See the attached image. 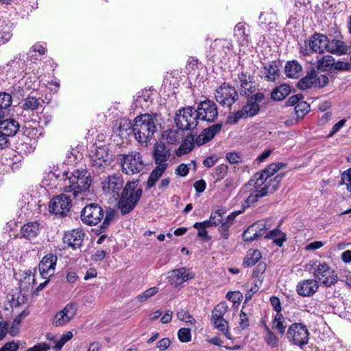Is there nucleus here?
Segmentation results:
<instances>
[{
	"mask_svg": "<svg viewBox=\"0 0 351 351\" xmlns=\"http://www.w3.org/2000/svg\"><path fill=\"white\" fill-rule=\"evenodd\" d=\"M90 173L86 169H77L64 180V191L71 193L77 199L84 200L90 195Z\"/></svg>",
	"mask_w": 351,
	"mask_h": 351,
	"instance_id": "nucleus-1",
	"label": "nucleus"
},
{
	"mask_svg": "<svg viewBox=\"0 0 351 351\" xmlns=\"http://www.w3.org/2000/svg\"><path fill=\"white\" fill-rule=\"evenodd\" d=\"M156 117L149 114L136 117L132 124L135 139L140 143L147 144L156 131Z\"/></svg>",
	"mask_w": 351,
	"mask_h": 351,
	"instance_id": "nucleus-2",
	"label": "nucleus"
},
{
	"mask_svg": "<svg viewBox=\"0 0 351 351\" xmlns=\"http://www.w3.org/2000/svg\"><path fill=\"white\" fill-rule=\"evenodd\" d=\"M143 191L138 187L136 181L128 182L118 202V208L122 215L130 213L137 205Z\"/></svg>",
	"mask_w": 351,
	"mask_h": 351,
	"instance_id": "nucleus-3",
	"label": "nucleus"
},
{
	"mask_svg": "<svg viewBox=\"0 0 351 351\" xmlns=\"http://www.w3.org/2000/svg\"><path fill=\"white\" fill-rule=\"evenodd\" d=\"M264 99L263 93H258L247 99V101L241 110L230 114L227 119L230 124L237 123L240 119L254 117L258 114L260 110L259 104Z\"/></svg>",
	"mask_w": 351,
	"mask_h": 351,
	"instance_id": "nucleus-4",
	"label": "nucleus"
},
{
	"mask_svg": "<svg viewBox=\"0 0 351 351\" xmlns=\"http://www.w3.org/2000/svg\"><path fill=\"white\" fill-rule=\"evenodd\" d=\"M121 164L122 171L128 175L139 173L145 168V163L141 154L136 151L122 155Z\"/></svg>",
	"mask_w": 351,
	"mask_h": 351,
	"instance_id": "nucleus-5",
	"label": "nucleus"
},
{
	"mask_svg": "<svg viewBox=\"0 0 351 351\" xmlns=\"http://www.w3.org/2000/svg\"><path fill=\"white\" fill-rule=\"evenodd\" d=\"M309 335L306 325L293 323L287 330V337L291 343L302 348L308 343Z\"/></svg>",
	"mask_w": 351,
	"mask_h": 351,
	"instance_id": "nucleus-6",
	"label": "nucleus"
},
{
	"mask_svg": "<svg viewBox=\"0 0 351 351\" xmlns=\"http://www.w3.org/2000/svg\"><path fill=\"white\" fill-rule=\"evenodd\" d=\"M198 114L192 107L179 110L176 114L175 123L179 129L189 130L194 129L197 124Z\"/></svg>",
	"mask_w": 351,
	"mask_h": 351,
	"instance_id": "nucleus-7",
	"label": "nucleus"
},
{
	"mask_svg": "<svg viewBox=\"0 0 351 351\" xmlns=\"http://www.w3.org/2000/svg\"><path fill=\"white\" fill-rule=\"evenodd\" d=\"M284 175V173H279L276 176L273 180H271L270 185L265 184L262 188H255V191L252 192L245 200L247 206H250L254 204L259 198L265 197L269 193H272L277 190Z\"/></svg>",
	"mask_w": 351,
	"mask_h": 351,
	"instance_id": "nucleus-8",
	"label": "nucleus"
},
{
	"mask_svg": "<svg viewBox=\"0 0 351 351\" xmlns=\"http://www.w3.org/2000/svg\"><path fill=\"white\" fill-rule=\"evenodd\" d=\"M313 276L319 282L326 287L335 284L337 280V275L335 271L326 263H315Z\"/></svg>",
	"mask_w": 351,
	"mask_h": 351,
	"instance_id": "nucleus-9",
	"label": "nucleus"
},
{
	"mask_svg": "<svg viewBox=\"0 0 351 351\" xmlns=\"http://www.w3.org/2000/svg\"><path fill=\"white\" fill-rule=\"evenodd\" d=\"M328 83V76L326 75H319L315 70L313 69L298 82V87L301 90L322 88L327 85Z\"/></svg>",
	"mask_w": 351,
	"mask_h": 351,
	"instance_id": "nucleus-10",
	"label": "nucleus"
},
{
	"mask_svg": "<svg viewBox=\"0 0 351 351\" xmlns=\"http://www.w3.org/2000/svg\"><path fill=\"white\" fill-rule=\"evenodd\" d=\"M71 207V196L64 193L53 197L49 204V212L60 217L66 215Z\"/></svg>",
	"mask_w": 351,
	"mask_h": 351,
	"instance_id": "nucleus-11",
	"label": "nucleus"
},
{
	"mask_svg": "<svg viewBox=\"0 0 351 351\" xmlns=\"http://www.w3.org/2000/svg\"><path fill=\"white\" fill-rule=\"evenodd\" d=\"M217 101L223 106L230 107L238 98L235 88L228 84H223L215 90Z\"/></svg>",
	"mask_w": 351,
	"mask_h": 351,
	"instance_id": "nucleus-12",
	"label": "nucleus"
},
{
	"mask_svg": "<svg viewBox=\"0 0 351 351\" xmlns=\"http://www.w3.org/2000/svg\"><path fill=\"white\" fill-rule=\"evenodd\" d=\"M104 217V212L100 206L97 204H90L86 206L81 213L82 221L89 226H94L99 223Z\"/></svg>",
	"mask_w": 351,
	"mask_h": 351,
	"instance_id": "nucleus-13",
	"label": "nucleus"
},
{
	"mask_svg": "<svg viewBox=\"0 0 351 351\" xmlns=\"http://www.w3.org/2000/svg\"><path fill=\"white\" fill-rule=\"evenodd\" d=\"M92 165L96 170H104L111 164V155L106 147H98L90 156Z\"/></svg>",
	"mask_w": 351,
	"mask_h": 351,
	"instance_id": "nucleus-14",
	"label": "nucleus"
},
{
	"mask_svg": "<svg viewBox=\"0 0 351 351\" xmlns=\"http://www.w3.org/2000/svg\"><path fill=\"white\" fill-rule=\"evenodd\" d=\"M198 119L211 123L218 117L216 104L211 100H205L199 104L196 110Z\"/></svg>",
	"mask_w": 351,
	"mask_h": 351,
	"instance_id": "nucleus-15",
	"label": "nucleus"
},
{
	"mask_svg": "<svg viewBox=\"0 0 351 351\" xmlns=\"http://www.w3.org/2000/svg\"><path fill=\"white\" fill-rule=\"evenodd\" d=\"M77 310L76 304H67L63 309L56 313L52 320L53 325L56 327L66 325L75 317Z\"/></svg>",
	"mask_w": 351,
	"mask_h": 351,
	"instance_id": "nucleus-16",
	"label": "nucleus"
},
{
	"mask_svg": "<svg viewBox=\"0 0 351 351\" xmlns=\"http://www.w3.org/2000/svg\"><path fill=\"white\" fill-rule=\"evenodd\" d=\"M123 179L119 175L106 177L101 182V187L104 193L114 197L118 195L123 186Z\"/></svg>",
	"mask_w": 351,
	"mask_h": 351,
	"instance_id": "nucleus-17",
	"label": "nucleus"
},
{
	"mask_svg": "<svg viewBox=\"0 0 351 351\" xmlns=\"http://www.w3.org/2000/svg\"><path fill=\"white\" fill-rule=\"evenodd\" d=\"M40 105V99L34 96L29 95L27 97L21 106L22 111L20 116L23 118L25 122H31L33 117H35V110Z\"/></svg>",
	"mask_w": 351,
	"mask_h": 351,
	"instance_id": "nucleus-18",
	"label": "nucleus"
},
{
	"mask_svg": "<svg viewBox=\"0 0 351 351\" xmlns=\"http://www.w3.org/2000/svg\"><path fill=\"white\" fill-rule=\"evenodd\" d=\"M194 278V274L190 269L180 267L168 272L167 279L170 285L177 287L189 279Z\"/></svg>",
	"mask_w": 351,
	"mask_h": 351,
	"instance_id": "nucleus-19",
	"label": "nucleus"
},
{
	"mask_svg": "<svg viewBox=\"0 0 351 351\" xmlns=\"http://www.w3.org/2000/svg\"><path fill=\"white\" fill-rule=\"evenodd\" d=\"M232 42L226 39H215L210 45L213 55L225 59L232 53Z\"/></svg>",
	"mask_w": 351,
	"mask_h": 351,
	"instance_id": "nucleus-20",
	"label": "nucleus"
},
{
	"mask_svg": "<svg viewBox=\"0 0 351 351\" xmlns=\"http://www.w3.org/2000/svg\"><path fill=\"white\" fill-rule=\"evenodd\" d=\"M57 260V256L53 254H48L43 258L39 263L38 269L43 279L49 278L54 274Z\"/></svg>",
	"mask_w": 351,
	"mask_h": 351,
	"instance_id": "nucleus-21",
	"label": "nucleus"
},
{
	"mask_svg": "<svg viewBox=\"0 0 351 351\" xmlns=\"http://www.w3.org/2000/svg\"><path fill=\"white\" fill-rule=\"evenodd\" d=\"M171 155L170 149L167 148L165 143L157 142L155 143L153 149V158L156 165H165L167 167V160Z\"/></svg>",
	"mask_w": 351,
	"mask_h": 351,
	"instance_id": "nucleus-22",
	"label": "nucleus"
},
{
	"mask_svg": "<svg viewBox=\"0 0 351 351\" xmlns=\"http://www.w3.org/2000/svg\"><path fill=\"white\" fill-rule=\"evenodd\" d=\"M319 288L318 282L315 279L304 280L298 282L296 291L303 297H310L315 293Z\"/></svg>",
	"mask_w": 351,
	"mask_h": 351,
	"instance_id": "nucleus-23",
	"label": "nucleus"
},
{
	"mask_svg": "<svg viewBox=\"0 0 351 351\" xmlns=\"http://www.w3.org/2000/svg\"><path fill=\"white\" fill-rule=\"evenodd\" d=\"M328 44V37L322 34L315 33L310 38L308 45L313 52L323 53L327 51Z\"/></svg>",
	"mask_w": 351,
	"mask_h": 351,
	"instance_id": "nucleus-24",
	"label": "nucleus"
},
{
	"mask_svg": "<svg viewBox=\"0 0 351 351\" xmlns=\"http://www.w3.org/2000/svg\"><path fill=\"white\" fill-rule=\"evenodd\" d=\"M84 234L82 230L80 229H75L67 232L63 237V243L73 249H76L82 245Z\"/></svg>",
	"mask_w": 351,
	"mask_h": 351,
	"instance_id": "nucleus-25",
	"label": "nucleus"
},
{
	"mask_svg": "<svg viewBox=\"0 0 351 351\" xmlns=\"http://www.w3.org/2000/svg\"><path fill=\"white\" fill-rule=\"evenodd\" d=\"M221 125L220 124H215L211 127L205 129L196 137L195 139L194 138L195 144L197 146H201L208 143L221 130Z\"/></svg>",
	"mask_w": 351,
	"mask_h": 351,
	"instance_id": "nucleus-26",
	"label": "nucleus"
},
{
	"mask_svg": "<svg viewBox=\"0 0 351 351\" xmlns=\"http://www.w3.org/2000/svg\"><path fill=\"white\" fill-rule=\"evenodd\" d=\"M260 76L268 82L276 81L280 77V70L277 63L273 61L265 65L260 72Z\"/></svg>",
	"mask_w": 351,
	"mask_h": 351,
	"instance_id": "nucleus-27",
	"label": "nucleus"
},
{
	"mask_svg": "<svg viewBox=\"0 0 351 351\" xmlns=\"http://www.w3.org/2000/svg\"><path fill=\"white\" fill-rule=\"evenodd\" d=\"M350 47L343 40L337 38L328 39L327 51L337 56L345 55L348 52Z\"/></svg>",
	"mask_w": 351,
	"mask_h": 351,
	"instance_id": "nucleus-28",
	"label": "nucleus"
},
{
	"mask_svg": "<svg viewBox=\"0 0 351 351\" xmlns=\"http://www.w3.org/2000/svg\"><path fill=\"white\" fill-rule=\"evenodd\" d=\"M40 231V224L36 222H29L23 225L21 228L20 234L22 237L27 239L35 238Z\"/></svg>",
	"mask_w": 351,
	"mask_h": 351,
	"instance_id": "nucleus-29",
	"label": "nucleus"
},
{
	"mask_svg": "<svg viewBox=\"0 0 351 351\" xmlns=\"http://www.w3.org/2000/svg\"><path fill=\"white\" fill-rule=\"evenodd\" d=\"M19 129V123L14 119H6L0 123V132L7 136L15 135Z\"/></svg>",
	"mask_w": 351,
	"mask_h": 351,
	"instance_id": "nucleus-30",
	"label": "nucleus"
},
{
	"mask_svg": "<svg viewBox=\"0 0 351 351\" xmlns=\"http://www.w3.org/2000/svg\"><path fill=\"white\" fill-rule=\"evenodd\" d=\"M184 137V130L181 129H171L165 131L162 134V138L168 144L177 145Z\"/></svg>",
	"mask_w": 351,
	"mask_h": 351,
	"instance_id": "nucleus-31",
	"label": "nucleus"
},
{
	"mask_svg": "<svg viewBox=\"0 0 351 351\" xmlns=\"http://www.w3.org/2000/svg\"><path fill=\"white\" fill-rule=\"evenodd\" d=\"M25 67V61L20 58H14L10 60L3 67L5 72L9 73L10 76H14L16 74L20 73L23 71Z\"/></svg>",
	"mask_w": 351,
	"mask_h": 351,
	"instance_id": "nucleus-32",
	"label": "nucleus"
},
{
	"mask_svg": "<svg viewBox=\"0 0 351 351\" xmlns=\"http://www.w3.org/2000/svg\"><path fill=\"white\" fill-rule=\"evenodd\" d=\"M269 178L267 174L263 170L261 172L255 173L248 182V185L253 186L254 188H262L265 184H271V179L267 182ZM274 178H271L273 180Z\"/></svg>",
	"mask_w": 351,
	"mask_h": 351,
	"instance_id": "nucleus-33",
	"label": "nucleus"
},
{
	"mask_svg": "<svg viewBox=\"0 0 351 351\" xmlns=\"http://www.w3.org/2000/svg\"><path fill=\"white\" fill-rule=\"evenodd\" d=\"M239 86L241 88V94L247 95L252 93L255 90V84L254 82L250 80V77L242 73L239 75Z\"/></svg>",
	"mask_w": 351,
	"mask_h": 351,
	"instance_id": "nucleus-34",
	"label": "nucleus"
},
{
	"mask_svg": "<svg viewBox=\"0 0 351 351\" xmlns=\"http://www.w3.org/2000/svg\"><path fill=\"white\" fill-rule=\"evenodd\" d=\"M261 228V229L266 228V225L265 221H260L258 223L253 224L250 226L243 234V237L245 241H253L261 234V232H258L257 228Z\"/></svg>",
	"mask_w": 351,
	"mask_h": 351,
	"instance_id": "nucleus-35",
	"label": "nucleus"
},
{
	"mask_svg": "<svg viewBox=\"0 0 351 351\" xmlns=\"http://www.w3.org/2000/svg\"><path fill=\"white\" fill-rule=\"evenodd\" d=\"M285 73L289 78H298L302 73V66L297 61H289L285 65Z\"/></svg>",
	"mask_w": 351,
	"mask_h": 351,
	"instance_id": "nucleus-36",
	"label": "nucleus"
},
{
	"mask_svg": "<svg viewBox=\"0 0 351 351\" xmlns=\"http://www.w3.org/2000/svg\"><path fill=\"white\" fill-rule=\"evenodd\" d=\"M58 185V176L55 172L49 171L45 173L42 180V186L51 190L57 188Z\"/></svg>",
	"mask_w": 351,
	"mask_h": 351,
	"instance_id": "nucleus-37",
	"label": "nucleus"
},
{
	"mask_svg": "<svg viewBox=\"0 0 351 351\" xmlns=\"http://www.w3.org/2000/svg\"><path fill=\"white\" fill-rule=\"evenodd\" d=\"M335 58L330 55H325L317 60L316 67L318 70L329 71L333 68Z\"/></svg>",
	"mask_w": 351,
	"mask_h": 351,
	"instance_id": "nucleus-38",
	"label": "nucleus"
},
{
	"mask_svg": "<svg viewBox=\"0 0 351 351\" xmlns=\"http://www.w3.org/2000/svg\"><path fill=\"white\" fill-rule=\"evenodd\" d=\"M167 168V167H165L164 164L162 165H156V167L152 171L147 182L148 188H152L155 185L156 182L162 176Z\"/></svg>",
	"mask_w": 351,
	"mask_h": 351,
	"instance_id": "nucleus-39",
	"label": "nucleus"
},
{
	"mask_svg": "<svg viewBox=\"0 0 351 351\" xmlns=\"http://www.w3.org/2000/svg\"><path fill=\"white\" fill-rule=\"evenodd\" d=\"M194 137L192 135H187L180 147L176 150L178 156H182L192 151L194 147Z\"/></svg>",
	"mask_w": 351,
	"mask_h": 351,
	"instance_id": "nucleus-40",
	"label": "nucleus"
},
{
	"mask_svg": "<svg viewBox=\"0 0 351 351\" xmlns=\"http://www.w3.org/2000/svg\"><path fill=\"white\" fill-rule=\"evenodd\" d=\"M151 92L149 90H143L138 92L135 99L136 107L147 108L151 101Z\"/></svg>",
	"mask_w": 351,
	"mask_h": 351,
	"instance_id": "nucleus-41",
	"label": "nucleus"
},
{
	"mask_svg": "<svg viewBox=\"0 0 351 351\" xmlns=\"http://www.w3.org/2000/svg\"><path fill=\"white\" fill-rule=\"evenodd\" d=\"M291 92V88L287 84H281L276 87L271 94L272 99L281 101L284 99Z\"/></svg>",
	"mask_w": 351,
	"mask_h": 351,
	"instance_id": "nucleus-42",
	"label": "nucleus"
},
{
	"mask_svg": "<svg viewBox=\"0 0 351 351\" xmlns=\"http://www.w3.org/2000/svg\"><path fill=\"white\" fill-rule=\"evenodd\" d=\"M262 257L259 250L250 249L247 251L243 263L244 267H251L255 265Z\"/></svg>",
	"mask_w": 351,
	"mask_h": 351,
	"instance_id": "nucleus-43",
	"label": "nucleus"
},
{
	"mask_svg": "<svg viewBox=\"0 0 351 351\" xmlns=\"http://www.w3.org/2000/svg\"><path fill=\"white\" fill-rule=\"evenodd\" d=\"M265 237L272 239L273 242L279 247L282 245L286 239L285 233L277 228L269 231Z\"/></svg>",
	"mask_w": 351,
	"mask_h": 351,
	"instance_id": "nucleus-44",
	"label": "nucleus"
},
{
	"mask_svg": "<svg viewBox=\"0 0 351 351\" xmlns=\"http://www.w3.org/2000/svg\"><path fill=\"white\" fill-rule=\"evenodd\" d=\"M21 287L23 289H28L35 285L34 274L30 270L24 271L23 277L20 279Z\"/></svg>",
	"mask_w": 351,
	"mask_h": 351,
	"instance_id": "nucleus-45",
	"label": "nucleus"
},
{
	"mask_svg": "<svg viewBox=\"0 0 351 351\" xmlns=\"http://www.w3.org/2000/svg\"><path fill=\"white\" fill-rule=\"evenodd\" d=\"M25 123L26 125L24 126V133L26 136L25 138H29L30 139H34L37 142V139L42 135L43 129L40 127H33L30 124V122Z\"/></svg>",
	"mask_w": 351,
	"mask_h": 351,
	"instance_id": "nucleus-46",
	"label": "nucleus"
},
{
	"mask_svg": "<svg viewBox=\"0 0 351 351\" xmlns=\"http://www.w3.org/2000/svg\"><path fill=\"white\" fill-rule=\"evenodd\" d=\"M247 27L242 23H239L234 27V35L238 38H241V43L242 45L249 43V34L246 32Z\"/></svg>",
	"mask_w": 351,
	"mask_h": 351,
	"instance_id": "nucleus-47",
	"label": "nucleus"
},
{
	"mask_svg": "<svg viewBox=\"0 0 351 351\" xmlns=\"http://www.w3.org/2000/svg\"><path fill=\"white\" fill-rule=\"evenodd\" d=\"M36 146V142L29 138H24L19 144L17 149L23 153L27 154L32 152Z\"/></svg>",
	"mask_w": 351,
	"mask_h": 351,
	"instance_id": "nucleus-48",
	"label": "nucleus"
},
{
	"mask_svg": "<svg viewBox=\"0 0 351 351\" xmlns=\"http://www.w3.org/2000/svg\"><path fill=\"white\" fill-rule=\"evenodd\" d=\"M286 327L282 315L281 313H276L273 320V328L276 329L280 334L283 335Z\"/></svg>",
	"mask_w": 351,
	"mask_h": 351,
	"instance_id": "nucleus-49",
	"label": "nucleus"
},
{
	"mask_svg": "<svg viewBox=\"0 0 351 351\" xmlns=\"http://www.w3.org/2000/svg\"><path fill=\"white\" fill-rule=\"evenodd\" d=\"M215 328L223 332L228 338H230L228 331V323L224 318L211 319Z\"/></svg>",
	"mask_w": 351,
	"mask_h": 351,
	"instance_id": "nucleus-50",
	"label": "nucleus"
},
{
	"mask_svg": "<svg viewBox=\"0 0 351 351\" xmlns=\"http://www.w3.org/2000/svg\"><path fill=\"white\" fill-rule=\"evenodd\" d=\"M264 341L271 348H276L279 344L278 338L267 327L265 328Z\"/></svg>",
	"mask_w": 351,
	"mask_h": 351,
	"instance_id": "nucleus-51",
	"label": "nucleus"
},
{
	"mask_svg": "<svg viewBox=\"0 0 351 351\" xmlns=\"http://www.w3.org/2000/svg\"><path fill=\"white\" fill-rule=\"evenodd\" d=\"M310 111V106L306 101H300L295 106V113L298 118H303Z\"/></svg>",
	"mask_w": 351,
	"mask_h": 351,
	"instance_id": "nucleus-52",
	"label": "nucleus"
},
{
	"mask_svg": "<svg viewBox=\"0 0 351 351\" xmlns=\"http://www.w3.org/2000/svg\"><path fill=\"white\" fill-rule=\"evenodd\" d=\"M228 306L226 303L221 302L218 304L212 312L211 319L223 318L224 315L227 313Z\"/></svg>",
	"mask_w": 351,
	"mask_h": 351,
	"instance_id": "nucleus-53",
	"label": "nucleus"
},
{
	"mask_svg": "<svg viewBox=\"0 0 351 351\" xmlns=\"http://www.w3.org/2000/svg\"><path fill=\"white\" fill-rule=\"evenodd\" d=\"M158 292V288L156 287H153L138 295L136 299L140 302H144L156 295Z\"/></svg>",
	"mask_w": 351,
	"mask_h": 351,
	"instance_id": "nucleus-54",
	"label": "nucleus"
},
{
	"mask_svg": "<svg viewBox=\"0 0 351 351\" xmlns=\"http://www.w3.org/2000/svg\"><path fill=\"white\" fill-rule=\"evenodd\" d=\"M73 337V333L71 331L66 332L62 335L58 340L54 341L55 345L53 348L56 350H60L63 346Z\"/></svg>",
	"mask_w": 351,
	"mask_h": 351,
	"instance_id": "nucleus-55",
	"label": "nucleus"
},
{
	"mask_svg": "<svg viewBox=\"0 0 351 351\" xmlns=\"http://www.w3.org/2000/svg\"><path fill=\"white\" fill-rule=\"evenodd\" d=\"M226 213V210L223 208L218 209L212 212L210 219L213 226H217L221 223L223 220L222 219L223 215Z\"/></svg>",
	"mask_w": 351,
	"mask_h": 351,
	"instance_id": "nucleus-56",
	"label": "nucleus"
},
{
	"mask_svg": "<svg viewBox=\"0 0 351 351\" xmlns=\"http://www.w3.org/2000/svg\"><path fill=\"white\" fill-rule=\"evenodd\" d=\"M228 171L226 165H220L217 166L213 170V177L216 178V180H220L224 178Z\"/></svg>",
	"mask_w": 351,
	"mask_h": 351,
	"instance_id": "nucleus-57",
	"label": "nucleus"
},
{
	"mask_svg": "<svg viewBox=\"0 0 351 351\" xmlns=\"http://www.w3.org/2000/svg\"><path fill=\"white\" fill-rule=\"evenodd\" d=\"M285 165L284 163L277 162V163H271L267 167H266L263 171L267 174L268 177L270 178L272 176H274L277 171H278L282 167H285Z\"/></svg>",
	"mask_w": 351,
	"mask_h": 351,
	"instance_id": "nucleus-58",
	"label": "nucleus"
},
{
	"mask_svg": "<svg viewBox=\"0 0 351 351\" xmlns=\"http://www.w3.org/2000/svg\"><path fill=\"white\" fill-rule=\"evenodd\" d=\"M12 104V97L6 93H0V109L4 110Z\"/></svg>",
	"mask_w": 351,
	"mask_h": 351,
	"instance_id": "nucleus-59",
	"label": "nucleus"
},
{
	"mask_svg": "<svg viewBox=\"0 0 351 351\" xmlns=\"http://www.w3.org/2000/svg\"><path fill=\"white\" fill-rule=\"evenodd\" d=\"M178 336L181 342H189L191 339V330L187 328H182L178 330Z\"/></svg>",
	"mask_w": 351,
	"mask_h": 351,
	"instance_id": "nucleus-60",
	"label": "nucleus"
},
{
	"mask_svg": "<svg viewBox=\"0 0 351 351\" xmlns=\"http://www.w3.org/2000/svg\"><path fill=\"white\" fill-rule=\"evenodd\" d=\"M341 184L346 185L347 190L351 193V168L341 174Z\"/></svg>",
	"mask_w": 351,
	"mask_h": 351,
	"instance_id": "nucleus-61",
	"label": "nucleus"
},
{
	"mask_svg": "<svg viewBox=\"0 0 351 351\" xmlns=\"http://www.w3.org/2000/svg\"><path fill=\"white\" fill-rule=\"evenodd\" d=\"M46 52V48L45 47L40 44V43H36L33 45L29 53L32 58H33L34 56H36V53H38V56H43Z\"/></svg>",
	"mask_w": 351,
	"mask_h": 351,
	"instance_id": "nucleus-62",
	"label": "nucleus"
},
{
	"mask_svg": "<svg viewBox=\"0 0 351 351\" xmlns=\"http://www.w3.org/2000/svg\"><path fill=\"white\" fill-rule=\"evenodd\" d=\"M177 316L179 319L184 321L186 323L190 325L195 324V319L190 314H189L187 312L184 311H180L178 312Z\"/></svg>",
	"mask_w": 351,
	"mask_h": 351,
	"instance_id": "nucleus-63",
	"label": "nucleus"
},
{
	"mask_svg": "<svg viewBox=\"0 0 351 351\" xmlns=\"http://www.w3.org/2000/svg\"><path fill=\"white\" fill-rule=\"evenodd\" d=\"M12 37V33L9 27H5L0 30V45L8 42Z\"/></svg>",
	"mask_w": 351,
	"mask_h": 351,
	"instance_id": "nucleus-64",
	"label": "nucleus"
}]
</instances>
